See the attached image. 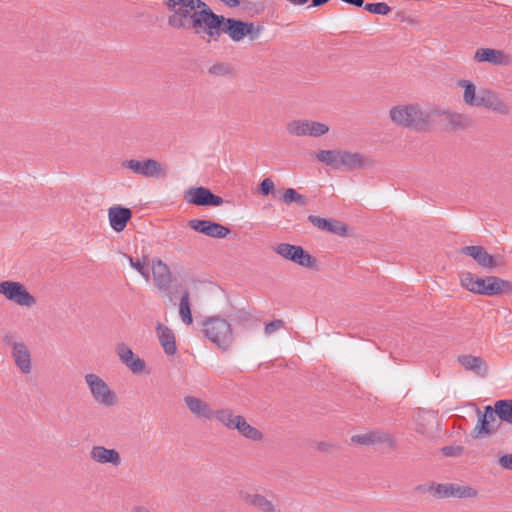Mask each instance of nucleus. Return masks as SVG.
<instances>
[{
	"label": "nucleus",
	"instance_id": "38",
	"mask_svg": "<svg viewBox=\"0 0 512 512\" xmlns=\"http://www.w3.org/2000/svg\"><path fill=\"white\" fill-rule=\"evenodd\" d=\"M451 483H435L429 484L428 492L436 499L450 498Z\"/></svg>",
	"mask_w": 512,
	"mask_h": 512
},
{
	"label": "nucleus",
	"instance_id": "29",
	"mask_svg": "<svg viewBox=\"0 0 512 512\" xmlns=\"http://www.w3.org/2000/svg\"><path fill=\"white\" fill-rule=\"evenodd\" d=\"M458 85L464 89L463 101L466 105L480 107V92L476 93L475 85L468 80H460Z\"/></svg>",
	"mask_w": 512,
	"mask_h": 512
},
{
	"label": "nucleus",
	"instance_id": "50",
	"mask_svg": "<svg viewBox=\"0 0 512 512\" xmlns=\"http://www.w3.org/2000/svg\"><path fill=\"white\" fill-rule=\"evenodd\" d=\"M131 512H151L146 506L136 505L132 507Z\"/></svg>",
	"mask_w": 512,
	"mask_h": 512
},
{
	"label": "nucleus",
	"instance_id": "4",
	"mask_svg": "<svg viewBox=\"0 0 512 512\" xmlns=\"http://www.w3.org/2000/svg\"><path fill=\"white\" fill-rule=\"evenodd\" d=\"M204 334L223 351L228 350L234 340L230 322L219 316L210 317L204 322Z\"/></svg>",
	"mask_w": 512,
	"mask_h": 512
},
{
	"label": "nucleus",
	"instance_id": "44",
	"mask_svg": "<svg viewBox=\"0 0 512 512\" xmlns=\"http://www.w3.org/2000/svg\"><path fill=\"white\" fill-rule=\"evenodd\" d=\"M284 326H285V322L283 320H281V319L273 320L269 323H266V325L264 327V333L266 336H270L277 330L284 328Z\"/></svg>",
	"mask_w": 512,
	"mask_h": 512
},
{
	"label": "nucleus",
	"instance_id": "22",
	"mask_svg": "<svg viewBox=\"0 0 512 512\" xmlns=\"http://www.w3.org/2000/svg\"><path fill=\"white\" fill-rule=\"evenodd\" d=\"M474 60L481 62H488L493 65H505L509 61V57L501 50L492 48H479L474 54Z\"/></svg>",
	"mask_w": 512,
	"mask_h": 512
},
{
	"label": "nucleus",
	"instance_id": "51",
	"mask_svg": "<svg viewBox=\"0 0 512 512\" xmlns=\"http://www.w3.org/2000/svg\"><path fill=\"white\" fill-rule=\"evenodd\" d=\"M3 342L7 345H11L12 346V343H15L13 341V335L11 333H7L4 338H3Z\"/></svg>",
	"mask_w": 512,
	"mask_h": 512
},
{
	"label": "nucleus",
	"instance_id": "18",
	"mask_svg": "<svg viewBox=\"0 0 512 512\" xmlns=\"http://www.w3.org/2000/svg\"><path fill=\"white\" fill-rule=\"evenodd\" d=\"M12 357L16 367L25 375L32 371V360L29 349L24 343H12Z\"/></svg>",
	"mask_w": 512,
	"mask_h": 512
},
{
	"label": "nucleus",
	"instance_id": "31",
	"mask_svg": "<svg viewBox=\"0 0 512 512\" xmlns=\"http://www.w3.org/2000/svg\"><path fill=\"white\" fill-rule=\"evenodd\" d=\"M495 414L497 417L508 424L512 425V400L502 399L497 400L494 404Z\"/></svg>",
	"mask_w": 512,
	"mask_h": 512
},
{
	"label": "nucleus",
	"instance_id": "32",
	"mask_svg": "<svg viewBox=\"0 0 512 512\" xmlns=\"http://www.w3.org/2000/svg\"><path fill=\"white\" fill-rule=\"evenodd\" d=\"M449 494L450 498L469 499L477 497L478 491L468 485L451 483Z\"/></svg>",
	"mask_w": 512,
	"mask_h": 512
},
{
	"label": "nucleus",
	"instance_id": "10",
	"mask_svg": "<svg viewBox=\"0 0 512 512\" xmlns=\"http://www.w3.org/2000/svg\"><path fill=\"white\" fill-rule=\"evenodd\" d=\"M460 252L474 259L481 268L487 271H491L505 263L503 256H493L483 246L479 245L462 247Z\"/></svg>",
	"mask_w": 512,
	"mask_h": 512
},
{
	"label": "nucleus",
	"instance_id": "45",
	"mask_svg": "<svg viewBox=\"0 0 512 512\" xmlns=\"http://www.w3.org/2000/svg\"><path fill=\"white\" fill-rule=\"evenodd\" d=\"M130 265L137 270L142 276L148 278L149 277V269L146 266L144 261L134 260L131 256L129 257Z\"/></svg>",
	"mask_w": 512,
	"mask_h": 512
},
{
	"label": "nucleus",
	"instance_id": "5",
	"mask_svg": "<svg viewBox=\"0 0 512 512\" xmlns=\"http://www.w3.org/2000/svg\"><path fill=\"white\" fill-rule=\"evenodd\" d=\"M172 12L168 24L176 29L192 30L194 4L192 0H163Z\"/></svg>",
	"mask_w": 512,
	"mask_h": 512
},
{
	"label": "nucleus",
	"instance_id": "34",
	"mask_svg": "<svg viewBox=\"0 0 512 512\" xmlns=\"http://www.w3.org/2000/svg\"><path fill=\"white\" fill-rule=\"evenodd\" d=\"M446 114V120L454 130L465 129L471 123L470 118L462 113L443 112Z\"/></svg>",
	"mask_w": 512,
	"mask_h": 512
},
{
	"label": "nucleus",
	"instance_id": "16",
	"mask_svg": "<svg viewBox=\"0 0 512 512\" xmlns=\"http://www.w3.org/2000/svg\"><path fill=\"white\" fill-rule=\"evenodd\" d=\"M480 107H485L499 115H509V105L495 92L487 89L480 90Z\"/></svg>",
	"mask_w": 512,
	"mask_h": 512
},
{
	"label": "nucleus",
	"instance_id": "55",
	"mask_svg": "<svg viewBox=\"0 0 512 512\" xmlns=\"http://www.w3.org/2000/svg\"><path fill=\"white\" fill-rule=\"evenodd\" d=\"M428 488H429V485H417L415 487V490L419 491V492H428Z\"/></svg>",
	"mask_w": 512,
	"mask_h": 512
},
{
	"label": "nucleus",
	"instance_id": "43",
	"mask_svg": "<svg viewBox=\"0 0 512 512\" xmlns=\"http://www.w3.org/2000/svg\"><path fill=\"white\" fill-rule=\"evenodd\" d=\"M441 452L446 457H458L464 454V447L459 445L444 446Z\"/></svg>",
	"mask_w": 512,
	"mask_h": 512
},
{
	"label": "nucleus",
	"instance_id": "27",
	"mask_svg": "<svg viewBox=\"0 0 512 512\" xmlns=\"http://www.w3.org/2000/svg\"><path fill=\"white\" fill-rule=\"evenodd\" d=\"M159 341L167 355H174L177 351L176 341L173 331L160 323L157 324Z\"/></svg>",
	"mask_w": 512,
	"mask_h": 512
},
{
	"label": "nucleus",
	"instance_id": "41",
	"mask_svg": "<svg viewBox=\"0 0 512 512\" xmlns=\"http://www.w3.org/2000/svg\"><path fill=\"white\" fill-rule=\"evenodd\" d=\"M481 277H475L471 272H465L461 275V285L470 292L477 294Z\"/></svg>",
	"mask_w": 512,
	"mask_h": 512
},
{
	"label": "nucleus",
	"instance_id": "40",
	"mask_svg": "<svg viewBox=\"0 0 512 512\" xmlns=\"http://www.w3.org/2000/svg\"><path fill=\"white\" fill-rule=\"evenodd\" d=\"M208 72L211 75L224 77L234 74V68L229 63L217 62L208 68Z\"/></svg>",
	"mask_w": 512,
	"mask_h": 512
},
{
	"label": "nucleus",
	"instance_id": "12",
	"mask_svg": "<svg viewBox=\"0 0 512 512\" xmlns=\"http://www.w3.org/2000/svg\"><path fill=\"white\" fill-rule=\"evenodd\" d=\"M184 199L187 203L196 206H220L224 203L223 198L213 194L205 187H192L185 191Z\"/></svg>",
	"mask_w": 512,
	"mask_h": 512
},
{
	"label": "nucleus",
	"instance_id": "15",
	"mask_svg": "<svg viewBox=\"0 0 512 512\" xmlns=\"http://www.w3.org/2000/svg\"><path fill=\"white\" fill-rule=\"evenodd\" d=\"M495 407L488 405L484 407V410L481 411L477 409V424L472 431L473 438H479L482 435H491L496 431L491 425V422L495 420Z\"/></svg>",
	"mask_w": 512,
	"mask_h": 512
},
{
	"label": "nucleus",
	"instance_id": "37",
	"mask_svg": "<svg viewBox=\"0 0 512 512\" xmlns=\"http://www.w3.org/2000/svg\"><path fill=\"white\" fill-rule=\"evenodd\" d=\"M281 200L287 205L295 202L300 206H306L308 202L302 194L298 193L293 188L286 189L281 196Z\"/></svg>",
	"mask_w": 512,
	"mask_h": 512
},
{
	"label": "nucleus",
	"instance_id": "14",
	"mask_svg": "<svg viewBox=\"0 0 512 512\" xmlns=\"http://www.w3.org/2000/svg\"><path fill=\"white\" fill-rule=\"evenodd\" d=\"M512 291V283L496 276L480 278L477 294L496 296Z\"/></svg>",
	"mask_w": 512,
	"mask_h": 512
},
{
	"label": "nucleus",
	"instance_id": "8",
	"mask_svg": "<svg viewBox=\"0 0 512 512\" xmlns=\"http://www.w3.org/2000/svg\"><path fill=\"white\" fill-rule=\"evenodd\" d=\"M274 251L284 259L290 260L300 266L307 268L317 267V259L305 251L301 246L289 243H280L274 247Z\"/></svg>",
	"mask_w": 512,
	"mask_h": 512
},
{
	"label": "nucleus",
	"instance_id": "20",
	"mask_svg": "<svg viewBox=\"0 0 512 512\" xmlns=\"http://www.w3.org/2000/svg\"><path fill=\"white\" fill-rule=\"evenodd\" d=\"M116 353L121 361L133 372L141 373L145 368L144 360L136 358L133 351L124 343L118 344L116 347Z\"/></svg>",
	"mask_w": 512,
	"mask_h": 512
},
{
	"label": "nucleus",
	"instance_id": "9",
	"mask_svg": "<svg viewBox=\"0 0 512 512\" xmlns=\"http://www.w3.org/2000/svg\"><path fill=\"white\" fill-rule=\"evenodd\" d=\"M0 294L21 306L31 307L36 303L35 297L20 282L9 280L0 282Z\"/></svg>",
	"mask_w": 512,
	"mask_h": 512
},
{
	"label": "nucleus",
	"instance_id": "53",
	"mask_svg": "<svg viewBox=\"0 0 512 512\" xmlns=\"http://www.w3.org/2000/svg\"><path fill=\"white\" fill-rule=\"evenodd\" d=\"M288 3L294 6H301L306 4L309 0H286Z\"/></svg>",
	"mask_w": 512,
	"mask_h": 512
},
{
	"label": "nucleus",
	"instance_id": "25",
	"mask_svg": "<svg viewBox=\"0 0 512 512\" xmlns=\"http://www.w3.org/2000/svg\"><path fill=\"white\" fill-rule=\"evenodd\" d=\"M152 272L159 289L167 290L171 284V273L168 266L160 259L153 260Z\"/></svg>",
	"mask_w": 512,
	"mask_h": 512
},
{
	"label": "nucleus",
	"instance_id": "28",
	"mask_svg": "<svg viewBox=\"0 0 512 512\" xmlns=\"http://www.w3.org/2000/svg\"><path fill=\"white\" fill-rule=\"evenodd\" d=\"M184 401L189 408L190 412L199 418H210L212 417L213 410L209 408V405L200 398L194 396H185Z\"/></svg>",
	"mask_w": 512,
	"mask_h": 512
},
{
	"label": "nucleus",
	"instance_id": "33",
	"mask_svg": "<svg viewBox=\"0 0 512 512\" xmlns=\"http://www.w3.org/2000/svg\"><path fill=\"white\" fill-rule=\"evenodd\" d=\"M387 439H389V436L387 434H382L379 432H368L364 434L353 435L351 437L352 442L360 445L375 444L377 442H381Z\"/></svg>",
	"mask_w": 512,
	"mask_h": 512
},
{
	"label": "nucleus",
	"instance_id": "54",
	"mask_svg": "<svg viewBox=\"0 0 512 512\" xmlns=\"http://www.w3.org/2000/svg\"><path fill=\"white\" fill-rule=\"evenodd\" d=\"M330 0H312L311 6L312 7H320L326 3H328Z\"/></svg>",
	"mask_w": 512,
	"mask_h": 512
},
{
	"label": "nucleus",
	"instance_id": "35",
	"mask_svg": "<svg viewBox=\"0 0 512 512\" xmlns=\"http://www.w3.org/2000/svg\"><path fill=\"white\" fill-rule=\"evenodd\" d=\"M212 417H214L228 429H235L236 419L240 418V415H234L233 412L229 409H219L217 411H213Z\"/></svg>",
	"mask_w": 512,
	"mask_h": 512
},
{
	"label": "nucleus",
	"instance_id": "52",
	"mask_svg": "<svg viewBox=\"0 0 512 512\" xmlns=\"http://www.w3.org/2000/svg\"><path fill=\"white\" fill-rule=\"evenodd\" d=\"M221 1L229 7H236L240 4L239 0H221Z\"/></svg>",
	"mask_w": 512,
	"mask_h": 512
},
{
	"label": "nucleus",
	"instance_id": "42",
	"mask_svg": "<svg viewBox=\"0 0 512 512\" xmlns=\"http://www.w3.org/2000/svg\"><path fill=\"white\" fill-rule=\"evenodd\" d=\"M364 9L378 15H387L391 12V7L385 2L367 3L364 5Z\"/></svg>",
	"mask_w": 512,
	"mask_h": 512
},
{
	"label": "nucleus",
	"instance_id": "13",
	"mask_svg": "<svg viewBox=\"0 0 512 512\" xmlns=\"http://www.w3.org/2000/svg\"><path fill=\"white\" fill-rule=\"evenodd\" d=\"M188 226L199 233L212 238L222 239L230 234V229L222 224L204 219H191Z\"/></svg>",
	"mask_w": 512,
	"mask_h": 512
},
{
	"label": "nucleus",
	"instance_id": "48",
	"mask_svg": "<svg viewBox=\"0 0 512 512\" xmlns=\"http://www.w3.org/2000/svg\"><path fill=\"white\" fill-rule=\"evenodd\" d=\"M316 447L319 451L329 452L333 445L327 442H318Z\"/></svg>",
	"mask_w": 512,
	"mask_h": 512
},
{
	"label": "nucleus",
	"instance_id": "7",
	"mask_svg": "<svg viewBox=\"0 0 512 512\" xmlns=\"http://www.w3.org/2000/svg\"><path fill=\"white\" fill-rule=\"evenodd\" d=\"M85 382L89 387L90 393L97 403L105 407L113 406L117 397L116 394L110 389L108 384L94 373L85 375Z\"/></svg>",
	"mask_w": 512,
	"mask_h": 512
},
{
	"label": "nucleus",
	"instance_id": "19",
	"mask_svg": "<svg viewBox=\"0 0 512 512\" xmlns=\"http://www.w3.org/2000/svg\"><path fill=\"white\" fill-rule=\"evenodd\" d=\"M90 457L93 461L100 464L110 463L116 467L121 464L119 452L116 449H110L104 446H93L90 451Z\"/></svg>",
	"mask_w": 512,
	"mask_h": 512
},
{
	"label": "nucleus",
	"instance_id": "6",
	"mask_svg": "<svg viewBox=\"0 0 512 512\" xmlns=\"http://www.w3.org/2000/svg\"><path fill=\"white\" fill-rule=\"evenodd\" d=\"M121 166L145 178H164L168 174L167 167L154 159H128L122 161Z\"/></svg>",
	"mask_w": 512,
	"mask_h": 512
},
{
	"label": "nucleus",
	"instance_id": "39",
	"mask_svg": "<svg viewBox=\"0 0 512 512\" xmlns=\"http://www.w3.org/2000/svg\"><path fill=\"white\" fill-rule=\"evenodd\" d=\"M179 313L182 318V321L186 323L187 325L192 324L193 319L191 315L190 310V304H189V293L186 291L180 301L179 304Z\"/></svg>",
	"mask_w": 512,
	"mask_h": 512
},
{
	"label": "nucleus",
	"instance_id": "2",
	"mask_svg": "<svg viewBox=\"0 0 512 512\" xmlns=\"http://www.w3.org/2000/svg\"><path fill=\"white\" fill-rule=\"evenodd\" d=\"M261 26H254L252 22H244L233 18H225L220 27L217 28V34L215 31L210 32L208 35L210 39L217 41L222 33L227 34L234 42L241 41L245 36H249L250 39H257L261 33Z\"/></svg>",
	"mask_w": 512,
	"mask_h": 512
},
{
	"label": "nucleus",
	"instance_id": "36",
	"mask_svg": "<svg viewBox=\"0 0 512 512\" xmlns=\"http://www.w3.org/2000/svg\"><path fill=\"white\" fill-rule=\"evenodd\" d=\"M340 152L341 150H320L316 158L334 169H339Z\"/></svg>",
	"mask_w": 512,
	"mask_h": 512
},
{
	"label": "nucleus",
	"instance_id": "11",
	"mask_svg": "<svg viewBox=\"0 0 512 512\" xmlns=\"http://www.w3.org/2000/svg\"><path fill=\"white\" fill-rule=\"evenodd\" d=\"M287 132L293 136L320 137L329 131V127L312 120H293L286 126Z\"/></svg>",
	"mask_w": 512,
	"mask_h": 512
},
{
	"label": "nucleus",
	"instance_id": "1",
	"mask_svg": "<svg viewBox=\"0 0 512 512\" xmlns=\"http://www.w3.org/2000/svg\"><path fill=\"white\" fill-rule=\"evenodd\" d=\"M390 118L397 126L416 132L429 130L432 119L440 113L419 104L397 105L390 109Z\"/></svg>",
	"mask_w": 512,
	"mask_h": 512
},
{
	"label": "nucleus",
	"instance_id": "49",
	"mask_svg": "<svg viewBox=\"0 0 512 512\" xmlns=\"http://www.w3.org/2000/svg\"><path fill=\"white\" fill-rule=\"evenodd\" d=\"M342 2L346 4L353 5L355 7H362L364 6V0H341Z\"/></svg>",
	"mask_w": 512,
	"mask_h": 512
},
{
	"label": "nucleus",
	"instance_id": "30",
	"mask_svg": "<svg viewBox=\"0 0 512 512\" xmlns=\"http://www.w3.org/2000/svg\"><path fill=\"white\" fill-rule=\"evenodd\" d=\"M235 429L245 438L260 441L263 438V434L257 428L251 426L243 416L236 419Z\"/></svg>",
	"mask_w": 512,
	"mask_h": 512
},
{
	"label": "nucleus",
	"instance_id": "17",
	"mask_svg": "<svg viewBox=\"0 0 512 512\" xmlns=\"http://www.w3.org/2000/svg\"><path fill=\"white\" fill-rule=\"evenodd\" d=\"M308 221L320 230L331 232L335 235L346 236L348 227L343 222L335 219H326L316 215H309Z\"/></svg>",
	"mask_w": 512,
	"mask_h": 512
},
{
	"label": "nucleus",
	"instance_id": "47",
	"mask_svg": "<svg viewBox=\"0 0 512 512\" xmlns=\"http://www.w3.org/2000/svg\"><path fill=\"white\" fill-rule=\"evenodd\" d=\"M499 465L506 470H512V453L500 456Z\"/></svg>",
	"mask_w": 512,
	"mask_h": 512
},
{
	"label": "nucleus",
	"instance_id": "46",
	"mask_svg": "<svg viewBox=\"0 0 512 512\" xmlns=\"http://www.w3.org/2000/svg\"><path fill=\"white\" fill-rule=\"evenodd\" d=\"M274 190V183L270 178H265L259 185V191L263 196H267Z\"/></svg>",
	"mask_w": 512,
	"mask_h": 512
},
{
	"label": "nucleus",
	"instance_id": "26",
	"mask_svg": "<svg viewBox=\"0 0 512 512\" xmlns=\"http://www.w3.org/2000/svg\"><path fill=\"white\" fill-rule=\"evenodd\" d=\"M367 165L366 158L358 152L341 151L339 157V169L353 170Z\"/></svg>",
	"mask_w": 512,
	"mask_h": 512
},
{
	"label": "nucleus",
	"instance_id": "21",
	"mask_svg": "<svg viewBox=\"0 0 512 512\" xmlns=\"http://www.w3.org/2000/svg\"><path fill=\"white\" fill-rule=\"evenodd\" d=\"M108 217L111 228L116 232H121L131 219L132 212L126 207L113 206L109 209Z\"/></svg>",
	"mask_w": 512,
	"mask_h": 512
},
{
	"label": "nucleus",
	"instance_id": "3",
	"mask_svg": "<svg viewBox=\"0 0 512 512\" xmlns=\"http://www.w3.org/2000/svg\"><path fill=\"white\" fill-rule=\"evenodd\" d=\"M194 4V19L192 20V30L195 34H206L215 31L224 21L223 15L214 13L209 6L202 0H192Z\"/></svg>",
	"mask_w": 512,
	"mask_h": 512
},
{
	"label": "nucleus",
	"instance_id": "24",
	"mask_svg": "<svg viewBox=\"0 0 512 512\" xmlns=\"http://www.w3.org/2000/svg\"><path fill=\"white\" fill-rule=\"evenodd\" d=\"M241 499L261 512H276V505L264 495L257 493L241 492Z\"/></svg>",
	"mask_w": 512,
	"mask_h": 512
},
{
	"label": "nucleus",
	"instance_id": "23",
	"mask_svg": "<svg viewBox=\"0 0 512 512\" xmlns=\"http://www.w3.org/2000/svg\"><path fill=\"white\" fill-rule=\"evenodd\" d=\"M457 361L465 370L471 371L479 377H486L488 375V368L486 362L478 356L473 355H460Z\"/></svg>",
	"mask_w": 512,
	"mask_h": 512
}]
</instances>
